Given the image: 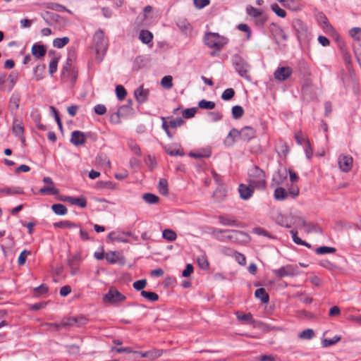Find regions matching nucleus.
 Masks as SVG:
<instances>
[{"label": "nucleus", "instance_id": "obj_1", "mask_svg": "<svg viewBox=\"0 0 361 361\" xmlns=\"http://www.w3.org/2000/svg\"><path fill=\"white\" fill-rule=\"evenodd\" d=\"M249 183L258 190L266 188V176L263 170L254 166L249 171Z\"/></svg>", "mask_w": 361, "mask_h": 361}, {"label": "nucleus", "instance_id": "obj_2", "mask_svg": "<svg viewBox=\"0 0 361 361\" xmlns=\"http://www.w3.org/2000/svg\"><path fill=\"white\" fill-rule=\"evenodd\" d=\"M232 63L238 75L247 80H251V77L249 74L250 66L249 63L239 54H235L232 56Z\"/></svg>", "mask_w": 361, "mask_h": 361}, {"label": "nucleus", "instance_id": "obj_3", "mask_svg": "<svg viewBox=\"0 0 361 361\" xmlns=\"http://www.w3.org/2000/svg\"><path fill=\"white\" fill-rule=\"evenodd\" d=\"M205 44L216 51H220L227 43V39L216 32H208L204 37Z\"/></svg>", "mask_w": 361, "mask_h": 361}, {"label": "nucleus", "instance_id": "obj_4", "mask_svg": "<svg viewBox=\"0 0 361 361\" xmlns=\"http://www.w3.org/2000/svg\"><path fill=\"white\" fill-rule=\"evenodd\" d=\"M292 26L296 32L298 42L301 44L309 40L310 33L307 25L300 19H294Z\"/></svg>", "mask_w": 361, "mask_h": 361}, {"label": "nucleus", "instance_id": "obj_5", "mask_svg": "<svg viewBox=\"0 0 361 361\" xmlns=\"http://www.w3.org/2000/svg\"><path fill=\"white\" fill-rule=\"evenodd\" d=\"M61 77L62 80L70 82L72 85L75 83L78 78V70L72 67L71 59H67L61 70Z\"/></svg>", "mask_w": 361, "mask_h": 361}, {"label": "nucleus", "instance_id": "obj_6", "mask_svg": "<svg viewBox=\"0 0 361 361\" xmlns=\"http://www.w3.org/2000/svg\"><path fill=\"white\" fill-rule=\"evenodd\" d=\"M93 41L97 54H104L107 50L108 40L105 38L104 33L102 30L95 32Z\"/></svg>", "mask_w": 361, "mask_h": 361}, {"label": "nucleus", "instance_id": "obj_7", "mask_svg": "<svg viewBox=\"0 0 361 361\" xmlns=\"http://www.w3.org/2000/svg\"><path fill=\"white\" fill-rule=\"evenodd\" d=\"M126 298V296L119 292L116 288L111 287L109 288L108 293L104 295L103 300L104 302L117 304L124 301Z\"/></svg>", "mask_w": 361, "mask_h": 361}, {"label": "nucleus", "instance_id": "obj_8", "mask_svg": "<svg viewBox=\"0 0 361 361\" xmlns=\"http://www.w3.org/2000/svg\"><path fill=\"white\" fill-rule=\"evenodd\" d=\"M227 238L231 242L238 244L247 243L250 240V236L247 233L244 231L237 230H231Z\"/></svg>", "mask_w": 361, "mask_h": 361}, {"label": "nucleus", "instance_id": "obj_9", "mask_svg": "<svg viewBox=\"0 0 361 361\" xmlns=\"http://www.w3.org/2000/svg\"><path fill=\"white\" fill-rule=\"evenodd\" d=\"M296 272L297 267L291 264H287L280 267L278 269H274L272 271V273L278 278L292 276H294Z\"/></svg>", "mask_w": 361, "mask_h": 361}, {"label": "nucleus", "instance_id": "obj_10", "mask_svg": "<svg viewBox=\"0 0 361 361\" xmlns=\"http://www.w3.org/2000/svg\"><path fill=\"white\" fill-rule=\"evenodd\" d=\"M82 257L80 252H77L67 259L68 265L71 269V274L75 275L79 271V262Z\"/></svg>", "mask_w": 361, "mask_h": 361}, {"label": "nucleus", "instance_id": "obj_11", "mask_svg": "<svg viewBox=\"0 0 361 361\" xmlns=\"http://www.w3.org/2000/svg\"><path fill=\"white\" fill-rule=\"evenodd\" d=\"M353 157L350 155H340L338 158V164L340 169L343 172H349L353 166Z\"/></svg>", "mask_w": 361, "mask_h": 361}, {"label": "nucleus", "instance_id": "obj_12", "mask_svg": "<svg viewBox=\"0 0 361 361\" xmlns=\"http://www.w3.org/2000/svg\"><path fill=\"white\" fill-rule=\"evenodd\" d=\"M293 73V69L289 66H283L278 68L274 73L276 80L284 81L288 78Z\"/></svg>", "mask_w": 361, "mask_h": 361}, {"label": "nucleus", "instance_id": "obj_13", "mask_svg": "<svg viewBox=\"0 0 361 361\" xmlns=\"http://www.w3.org/2000/svg\"><path fill=\"white\" fill-rule=\"evenodd\" d=\"M288 176V171L286 168L279 169L273 176L271 185H280L284 183Z\"/></svg>", "mask_w": 361, "mask_h": 361}, {"label": "nucleus", "instance_id": "obj_14", "mask_svg": "<svg viewBox=\"0 0 361 361\" xmlns=\"http://www.w3.org/2000/svg\"><path fill=\"white\" fill-rule=\"evenodd\" d=\"M255 188L251 186L250 183L248 185L243 183L240 184L238 186V192L240 198L245 200L250 199L254 193Z\"/></svg>", "mask_w": 361, "mask_h": 361}, {"label": "nucleus", "instance_id": "obj_15", "mask_svg": "<svg viewBox=\"0 0 361 361\" xmlns=\"http://www.w3.org/2000/svg\"><path fill=\"white\" fill-rule=\"evenodd\" d=\"M61 200L81 208H85L87 206V201L83 197L63 196Z\"/></svg>", "mask_w": 361, "mask_h": 361}, {"label": "nucleus", "instance_id": "obj_16", "mask_svg": "<svg viewBox=\"0 0 361 361\" xmlns=\"http://www.w3.org/2000/svg\"><path fill=\"white\" fill-rule=\"evenodd\" d=\"M239 137L245 142H249L256 135L255 130L250 126H245L238 130Z\"/></svg>", "mask_w": 361, "mask_h": 361}, {"label": "nucleus", "instance_id": "obj_17", "mask_svg": "<svg viewBox=\"0 0 361 361\" xmlns=\"http://www.w3.org/2000/svg\"><path fill=\"white\" fill-rule=\"evenodd\" d=\"M70 142L75 146L82 145L86 142V135L85 133L80 130L73 131Z\"/></svg>", "mask_w": 361, "mask_h": 361}, {"label": "nucleus", "instance_id": "obj_18", "mask_svg": "<svg viewBox=\"0 0 361 361\" xmlns=\"http://www.w3.org/2000/svg\"><path fill=\"white\" fill-rule=\"evenodd\" d=\"M229 232H231V230L211 228V234L220 242L230 241L227 238Z\"/></svg>", "mask_w": 361, "mask_h": 361}, {"label": "nucleus", "instance_id": "obj_19", "mask_svg": "<svg viewBox=\"0 0 361 361\" xmlns=\"http://www.w3.org/2000/svg\"><path fill=\"white\" fill-rule=\"evenodd\" d=\"M149 94V90L145 89L142 85L140 86L134 91V95L136 101L139 104H143L147 101Z\"/></svg>", "mask_w": 361, "mask_h": 361}, {"label": "nucleus", "instance_id": "obj_20", "mask_svg": "<svg viewBox=\"0 0 361 361\" xmlns=\"http://www.w3.org/2000/svg\"><path fill=\"white\" fill-rule=\"evenodd\" d=\"M31 51L36 59H40L45 56L47 49L43 44L35 43L32 45Z\"/></svg>", "mask_w": 361, "mask_h": 361}, {"label": "nucleus", "instance_id": "obj_21", "mask_svg": "<svg viewBox=\"0 0 361 361\" xmlns=\"http://www.w3.org/2000/svg\"><path fill=\"white\" fill-rule=\"evenodd\" d=\"M239 137L238 130L232 128L224 140V145L226 147H232L235 142V138Z\"/></svg>", "mask_w": 361, "mask_h": 361}, {"label": "nucleus", "instance_id": "obj_22", "mask_svg": "<svg viewBox=\"0 0 361 361\" xmlns=\"http://www.w3.org/2000/svg\"><path fill=\"white\" fill-rule=\"evenodd\" d=\"M176 25L185 35H188L192 30V26L190 23L185 18H179L176 20Z\"/></svg>", "mask_w": 361, "mask_h": 361}, {"label": "nucleus", "instance_id": "obj_23", "mask_svg": "<svg viewBox=\"0 0 361 361\" xmlns=\"http://www.w3.org/2000/svg\"><path fill=\"white\" fill-rule=\"evenodd\" d=\"M13 133L16 137H22L24 134V127L23 125V122L20 120L15 119L13 122V128H12Z\"/></svg>", "mask_w": 361, "mask_h": 361}, {"label": "nucleus", "instance_id": "obj_24", "mask_svg": "<svg viewBox=\"0 0 361 361\" xmlns=\"http://www.w3.org/2000/svg\"><path fill=\"white\" fill-rule=\"evenodd\" d=\"M20 96L18 93H13L9 100V108L11 112H16L19 108Z\"/></svg>", "mask_w": 361, "mask_h": 361}, {"label": "nucleus", "instance_id": "obj_25", "mask_svg": "<svg viewBox=\"0 0 361 361\" xmlns=\"http://www.w3.org/2000/svg\"><path fill=\"white\" fill-rule=\"evenodd\" d=\"M219 221L221 225L228 226H238L239 222L234 218H230L226 216H219Z\"/></svg>", "mask_w": 361, "mask_h": 361}, {"label": "nucleus", "instance_id": "obj_26", "mask_svg": "<svg viewBox=\"0 0 361 361\" xmlns=\"http://www.w3.org/2000/svg\"><path fill=\"white\" fill-rule=\"evenodd\" d=\"M349 34L350 37L354 38L357 42L354 43L353 47L355 49H357L358 47V43H361L360 41L361 39V28L360 27H353L350 31Z\"/></svg>", "mask_w": 361, "mask_h": 361}, {"label": "nucleus", "instance_id": "obj_27", "mask_svg": "<svg viewBox=\"0 0 361 361\" xmlns=\"http://www.w3.org/2000/svg\"><path fill=\"white\" fill-rule=\"evenodd\" d=\"M274 195L276 200L283 201L288 197V192L285 188L278 187L274 190Z\"/></svg>", "mask_w": 361, "mask_h": 361}, {"label": "nucleus", "instance_id": "obj_28", "mask_svg": "<svg viewBox=\"0 0 361 361\" xmlns=\"http://www.w3.org/2000/svg\"><path fill=\"white\" fill-rule=\"evenodd\" d=\"M255 295L263 303H268L269 301V296L264 288H257L255 292Z\"/></svg>", "mask_w": 361, "mask_h": 361}, {"label": "nucleus", "instance_id": "obj_29", "mask_svg": "<svg viewBox=\"0 0 361 361\" xmlns=\"http://www.w3.org/2000/svg\"><path fill=\"white\" fill-rule=\"evenodd\" d=\"M237 319L240 321H245V322L251 324H255L257 321L253 319L251 313H241L238 312L236 313Z\"/></svg>", "mask_w": 361, "mask_h": 361}, {"label": "nucleus", "instance_id": "obj_30", "mask_svg": "<svg viewBox=\"0 0 361 361\" xmlns=\"http://www.w3.org/2000/svg\"><path fill=\"white\" fill-rule=\"evenodd\" d=\"M139 39L143 44H148L153 39V35L147 30H142L139 35Z\"/></svg>", "mask_w": 361, "mask_h": 361}, {"label": "nucleus", "instance_id": "obj_31", "mask_svg": "<svg viewBox=\"0 0 361 361\" xmlns=\"http://www.w3.org/2000/svg\"><path fill=\"white\" fill-rule=\"evenodd\" d=\"M142 200L149 204H155L159 202V197L153 193L147 192L142 195Z\"/></svg>", "mask_w": 361, "mask_h": 361}, {"label": "nucleus", "instance_id": "obj_32", "mask_svg": "<svg viewBox=\"0 0 361 361\" xmlns=\"http://www.w3.org/2000/svg\"><path fill=\"white\" fill-rule=\"evenodd\" d=\"M53 212L60 216H63L67 214L68 209L64 204H54L51 206Z\"/></svg>", "mask_w": 361, "mask_h": 361}, {"label": "nucleus", "instance_id": "obj_33", "mask_svg": "<svg viewBox=\"0 0 361 361\" xmlns=\"http://www.w3.org/2000/svg\"><path fill=\"white\" fill-rule=\"evenodd\" d=\"M41 194L57 195L59 192V189L54 187V185H44L39 190Z\"/></svg>", "mask_w": 361, "mask_h": 361}, {"label": "nucleus", "instance_id": "obj_34", "mask_svg": "<svg viewBox=\"0 0 361 361\" xmlns=\"http://www.w3.org/2000/svg\"><path fill=\"white\" fill-rule=\"evenodd\" d=\"M54 226L55 228H69L78 227V224H76L75 223H73L72 221H68V220L56 222L54 224Z\"/></svg>", "mask_w": 361, "mask_h": 361}, {"label": "nucleus", "instance_id": "obj_35", "mask_svg": "<svg viewBox=\"0 0 361 361\" xmlns=\"http://www.w3.org/2000/svg\"><path fill=\"white\" fill-rule=\"evenodd\" d=\"M159 192L163 195H167L169 193L168 182L165 178H160L158 185Z\"/></svg>", "mask_w": 361, "mask_h": 361}, {"label": "nucleus", "instance_id": "obj_36", "mask_svg": "<svg viewBox=\"0 0 361 361\" xmlns=\"http://www.w3.org/2000/svg\"><path fill=\"white\" fill-rule=\"evenodd\" d=\"M132 100L129 99L127 104L121 106L117 112L118 116L129 114L132 111Z\"/></svg>", "mask_w": 361, "mask_h": 361}, {"label": "nucleus", "instance_id": "obj_37", "mask_svg": "<svg viewBox=\"0 0 361 361\" xmlns=\"http://www.w3.org/2000/svg\"><path fill=\"white\" fill-rule=\"evenodd\" d=\"M70 39L68 37H63L61 38H56L53 41V46L56 48L61 49L65 47Z\"/></svg>", "mask_w": 361, "mask_h": 361}, {"label": "nucleus", "instance_id": "obj_38", "mask_svg": "<svg viewBox=\"0 0 361 361\" xmlns=\"http://www.w3.org/2000/svg\"><path fill=\"white\" fill-rule=\"evenodd\" d=\"M216 104L214 102L202 99L198 102V107L202 109L212 110L214 109Z\"/></svg>", "mask_w": 361, "mask_h": 361}, {"label": "nucleus", "instance_id": "obj_39", "mask_svg": "<svg viewBox=\"0 0 361 361\" xmlns=\"http://www.w3.org/2000/svg\"><path fill=\"white\" fill-rule=\"evenodd\" d=\"M47 8L59 12L65 11L68 13H72V12L69 9L66 8L64 6L57 3H50L48 4Z\"/></svg>", "mask_w": 361, "mask_h": 361}, {"label": "nucleus", "instance_id": "obj_40", "mask_svg": "<svg viewBox=\"0 0 361 361\" xmlns=\"http://www.w3.org/2000/svg\"><path fill=\"white\" fill-rule=\"evenodd\" d=\"M189 156L196 159L208 158L211 156V152L209 150L203 149L197 152H190Z\"/></svg>", "mask_w": 361, "mask_h": 361}, {"label": "nucleus", "instance_id": "obj_41", "mask_svg": "<svg viewBox=\"0 0 361 361\" xmlns=\"http://www.w3.org/2000/svg\"><path fill=\"white\" fill-rule=\"evenodd\" d=\"M141 295L149 301H157L159 300V295L154 292L142 290L140 293Z\"/></svg>", "mask_w": 361, "mask_h": 361}, {"label": "nucleus", "instance_id": "obj_42", "mask_svg": "<svg viewBox=\"0 0 361 361\" xmlns=\"http://www.w3.org/2000/svg\"><path fill=\"white\" fill-rule=\"evenodd\" d=\"M232 116L234 119L240 118L244 113V110L241 106L235 105L232 107Z\"/></svg>", "mask_w": 361, "mask_h": 361}, {"label": "nucleus", "instance_id": "obj_43", "mask_svg": "<svg viewBox=\"0 0 361 361\" xmlns=\"http://www.w3.org/2000/svg\"><path fill=\"white\" fill-rule=\"evenodd\" d=\"M162 236L168 241H173L176 239L177 235L173 230L165 229L162 232Z\"/></svg>", "mask_w": 361, "mask_h": 361}, {"label": "nucleus", "instance_id": "obj_44", "mask_svg": "<svg viewBox=\"0 0 361 361\" xmlns=\"http://www.w3.org/2000/svg\"><path fill=\"white\" fill-rule=\"evenodd\" d=\"M341 340L340 336H335L332 338H324L322 341V346L324 348L331 346L332 345L336 344Z\"/></svg>", "mask_w": 361, "mask_h": 361}, {"label": "nucleus", "instance_id": "obj_45", "mask_svg": "<svg viewBox=\"0 0 361 361\" xmlns=\"http://www.w3.org/2000/svg\"><path fill=\"white\" fill-rule=\"evenodd\" d=\"M314 336V332L312 329H307L301 331L298 337L301 339L310 340Z\"/></svg>", "mask_w": 361, "mask_h": 361}, {"label": "nucleus", "instance_id": "obj_46", "mask_svg": "<svg viewBox=\"0 0 361 361\" xmlns=\"http://www.w3.org/2000/svg\"><path fill=\"white\" fill-rule=\"evenodd\" d=\"M336 251V248L327 246H321L315 250L316 253L318 255L334 253Z\"/></svg>", "mask_w": 361, "mask_h": 361}, {"label": "nucleus", "instance_id": "obj_47", "mask_svg": "<svg viewBox=\"0 0 361 361\" xmlns=\"http://www.w3.org/2000/svg\"><path fill=\"white\" fill-rule=\"evenodd\" d=\"M271 9L279 17L285 18L286 16V11L284 9L280 8L279 6L277 4H271Z\"/></svg>", "mask_w": 361, "mask_h": 361}, {"label": "nucleus", "instance_id": "obj_48", "mask_svg": "<svg viewBox=\"0 0 361 361\" xmlns=\"http://www.w3.org/2000/svg\"><path fill=\"white\" fill-rule=\"evenodd\" d=\"M116 94L118 99L122 101L125 99L127 92L126 89L121 85H118L116 87Z\"/></svg>", "mask_w": 361, "mask_h": 361}, {"label": "nucleus", "instance_id": "obj_49", "mask_svg": "<svg viewBox=\"0 0 361 361\" xmlns=\"http://www.w3.org/2000/svg\"><path fill=\"white\" fill-rule=\"evenodd\" d=\"M162 87L166 89H171L173 87V78L171 75H166L162 78L161 80Z\"/></svg>", "mask_w": 361, "mask_h": 361}, {"label": "nucleus", "instance_id": "obj_50", "mask_svg": "<svg viewBox=\"0 0 361 361\" xmlns=\"http://www.w3.org/2000/svg\"><path fill=\"white\" fill-rule=\"evenodd\" d=\"M234 90L233 88H227L223 92L221 97L224 101H228L234 97Z\"/></svg>", "mask_w": 361, "mask_h": 361}, {"label": "nucleus", "instance_id": "obj_51", "mask_svg": "<svg viewBox=\"0 0 361 361\" xmlns=\"http://www.w3.org/2000/svg\"><path fill=\"white\" fill-rule=\"evenodd\" d=\"M128 145L130 150L136 155L141 156V150L139 145L133 140H130L128 142Z\"/></svg>", "mask_w": 361, "mask_h": 361}, {"label": "nucleus", "instance_id": "obj_52", "mask_svg": "<svg viewBox=\"0 0 361 361\" xmlns=\"http://www.w3.org/2000/svg\"><path fill=\"white\" fill-rule=\"evenodd\" d=\"M42 16L48 24H49V20L56 21L57 18L59 17L58 14L49 11H46L44 14L42 15Z\"/></svg>", "mask_w": 361, "mask_h": 361}, {"label": "nucleus", "instance_id": "obj_53", "mask_svg": "<svg viewBox=\"0 0 361 361\" xmlns=\"http://www.w3.org/2000/svg\"><path fill=\"white\" fill-rule=\"evenodd\" d=\"M294 137L298 145H302V144L307 145V141H309L303 136L301 131H298L295 133Z\"/></svg>", "mask_w": 361, "mask_h": 361}, {"label": "nucleus", "instance_id": "obj_54", "mask_svg": "<svg viewBox=\"0 0 361 361\" xmlns=\"http://www.w3.org/2000/svg\"><path fill=\"white\" fill-rule=\"evenodd\" d=\"M247 13L249 16L255 18L260 17L262 15V11L260 9L251 6L247 7Z\"/></svg>", "mask_w": 361, "mask_h": 361}, {"label": "nucleus", "instance_id": "obj_55", "mask_svg": "<svg viewBox=\"0 0 361 361\" xmlns=\"http://www.w3.org/2000/svg\"><path fill=\"white\" fill-rule=\"evenodd\" d=\"M45 68L44 65H37L34 69L35 77L37 80H40L42 78V72Z\"/></svg>", "mask_w": 361, "mask_h": 361}, {"label": "nucleus", "instance_id": "obj_56", "mask_svg": "<svg viewBox=\"0 0 361 361\" xmlns=\"http://www.w3.org/2000/svg\"><path fill=\"white\" fill-rule=\"evenodd\" d=\"M144 161L145 164L149 167L150 170H152L157 166L154 157H152L151 155L146 156Z\"/></svg>", "mask_w": 361, "mask_h": 361}, {"label": "nucleus", "instance_id": "obj_57", "mask_svg": "<svg viewBox=\"0 0 361 361\" xmlns=\"http://www.w3.org/2000/svg\"><path fill=\"white\" fill-rule=\"evenodd\" d=\"M305 228H306V232H307V233H310V232H314V233H322V228L319 226H318L317 225L314 224L312 223H307V225H306V226H305Z\"/></svg>", "mask_w": 361, "mask_h": 361}, {"label": "nucleus", "instance_id": "obj_58", "mask_svg": "<svg viewBox=\"0 0 361 361\" xmlns=\"http://www.w3.org/2000/svg\"><path fill=\"white\" fill-rule=\"evenodd\" d=\"M199 267L202 269H208L209 264L204 256L199 257L197 259Z\"/></svg>", "mask_w": 361, "mask_h": 361}, {"label": "nucleus", "instance_id": "obj_59", "mask_svg": "<svg viewBox=\"0 0 361 361\" xmlns=\"http://www.w3.org/2000/svg\"><path fill=\"white\" fill-rule=\"evenodd\" d=\"M196 111H197L196 108H195V107L189 108V109H185L182 112V115L184 118H190L195 116Z\"/></svg>", "mask_w": 361, "mask_h": 361}, {"label": "nucleus", "instance_id": "obj_60", "mask_svg": "<svg viewBox=\"0 0 361 361\" xmlns=\"http://www.w3.org/2000/svg\"><path fill=\"white\" fill-rule=\"evenodd\" d=\"M184 123V120L182 118L178 117L174 119H171L169 121V126L172 128H176L183 126Z\"/></svg>", "mask_w": 361, "mask_h": 361}, {"label": "nucleus", "instance_id": "obj_61", "mask_svg": "<svg viewBox=\"0 0 361 361\" xmlns=\"http://www.w3.org/2000/svg\"><path fill=\"white\" fill-rule=\"evenodd\" d=\"M75 317L66 318L61 322V326L63 327L75 326Z\"/></svg>", "mask_w": 361, "mask_h": 361}, {"label": "nucleus", "instance_id": "obj_62", "mask_svg": "<svg viewBox=\"0 0 361 361\" xmlns=\"http://www.w3.org/2000/svg\"><path fill=\"white\" fill-rule=\"evenodd\" d=\"M147 281L145 279H141L136 281L133 283V286L137 290H143L142 289L146 286Z\"/></svg>", "mask_w": 361, "mask_h": 361}, {"label": "nucleus", "instance_id": "obj_63", "mask_svg": "<svg viewBox=\"0 0 361 361\" xmlns=\"http://www.w3.org/2000/svg\"><path fill=\"white\" fill-rule=\"evenodd\" d=\"M58 58H53L49 63V71L51 75L54 74L57 71Z\"/></svg>", "mask_w": 361, "mask_h": 361}, {"label": "nucleus", "instance_id": "obj_64", "mask_svg": "<svg viewBox=\"0 0 361 361\" xmlns=\"http://www.w3.org/2000/svg\"><path fill=\"white\" fill-rule=\"evenodd\" d=\"M105 259L109 264H116L117 262L116 252L106 253L105 255Z\"/></svg>", "mask_w": 361, "mask_h": 361}]
</instances>
